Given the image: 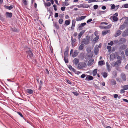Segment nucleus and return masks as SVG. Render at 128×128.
I'll use <instances>...</instances> for the list:
<instances>
[{
  "label": "nucleus",
  "instance_id": "nucleus-12",
  "mask_svg": "<svg viewBox=\"0 0 128 128\" xmlns=\"http://www.w3.org/2000/svg\"><path fill=\"white\" fill-rule=\"evenodd\" d=\"M99 49L98 47L96 46H95L94 48V53L95 54L97 55L98 53Z\"/></svg>",
  "mask_w": 128,
  "mask_h": 128
},
{
  "label": "nucleus",
  "instance_id": "nucleus-59",
  "mask_svg": "<svg viewBox=\"0 0 128 128\" xmlns=\"http://www.w3.org/2000/svg\"><path fill=\"white\" fill-rule=\"evenodd\" d=\"M53 7H54V10L55 11H56L57 10L56 6L55 4H54L53 5Z\"/></svg>",
  "mask_w": 128,
  "mask_h": 128
},
{
  "label": "nucleus",
  "instance_id": "nucleus-51",
  "mask_svg": "<svg viewBox=\"0 0 128 128\" xmlns=\"http://www.w3.org/2000/svg\"><path fill=\"white\" fill-rule=\"evenodd\" d=\"M116 6L114 4H113L112 5L111 7V8L112 9H114L115 8Z\"/></svg>",
  "mask_w": 128,
  "mask_h": 128
},
{
  "label": "nucleus",
  "instance_id": "nucleus-44",
  "mask_svg": "<svg viewBox=\"0 0 128 128\" xmlns=\"http://www.w3.org/2000/svg\"><path fill=\"white\" fill-rule=\"evenodd\" d=\"M106 68L108 70V72H110L111 70L110 68V65L109 66H107Z\"/></svg>",
  "mask_w": 128,
  "mask_h": 128
},
{
  "label": "nucleus",
  "instance_id": "nucleus-52",
  "mask_svg": "<svg viewBox=\"0 0 128 128\" xmlns=\"http://www.w3.org/2000/svg\"><path fill=\"white\" fill-rule=\"evenodd\" d=\"M17 113L20 115L21 117L23 118H24L22 114L20 112H17Z\"/></svg>",
  "mask_w": 128,
  "mask_h": 128
},
{
  "label": "nucleus",
  "instance_id": "nucleus-42",
  "mask_svg": "<svg viewBox=\"0 0 128 128\" xmlns=\"http://www.w3.org/2000/svg\"><path fill=\"white\" fill-rule=\"evenodd\" d=\"M51 4L50 2H48L47 3H46L45 5L46 6H50Z\"/></svg>",
  "mask_w": 128,
  "mask_h": 128
},
{
  "label": "nucleus",
  "instance_id": "nucleus-11",
  "mask_svg": "<svg viewBox=\"0 0 128 128\" xmlns=\"http://www.w3.org/2000/svg\"><path fill=\"white\" fill-rule=\"evenodd\" d=\"M84 63L80 64L78 66V68L80 69H82L85 67Z\"/></svg>",
  "mask_w": 128,
  "mask_h": 128
},
{
  "label": "nucleus",
  "instance_id": "nucleus-34",
  "mask_svg": "<svg viewBox=\"0 0 128 128\" xmlns=\"http://www.w3.org/2000/svg\"><path fill=\"white\" fill-rule=\"evenodd\" d=\"M99 38V36H97L94 38V39L93 41L96 42L98 40Z\"/></svg>",
  "mask_w": 128,
  "mask_h": 128
},
{
  "label": "nucleus",
  "instance_id": "nucleus-27",
  "mask_svg": "<svg viewBox=\"0 0 128 128\" xmlns=\"http://www.w3.org/2000/svg\"><path fill=\"white\" fill-rule=\"evenodd\" d=\"M97 72V69H95L92 72L93 75L94 76H95Z\"/></svg>",
  "mask_w": 128,
  "mask_h": 128
},
{
  "label": "nucleus",
  "instance_id": "nucleus-6",
  "mask_svg": "<svg viewBox=\"0 0 128 128\" xmlns=\"http://www.w3.org/2000/svg\"><path fill=\"white\" fill-rule=\"evenodd\" d=\"M94 79V78L92 76L90 75H87L86 78L85 80L87 81H89L92 80Z\"/></svg>",
  "mask_w": 128,
  "mask_h": 128
},
{
  "label": "nucleus",
  "instance_id": "nucleus-57",
  "mask_svg": "<svg viewBox=\"0 0 128 128\" xmlns=\"http://www.w3.org/2000/svg\"><path fill=\"white\" fill-rule=\"evenodd\" d=\"M86 75L84 74H82L80 76L82 78H84L86 76Z\"/></svg>",
  "mask_w": 128,
  "mask_h": 128
},
{
  "label": "nucleus",
  "instance_id": "nucleus-63",
  "mask_svg": "<svg viewBox=\"0 0 128 128\" xmlns=\"http://www.w3.org/2000/svg\"><path fill=\"white\" fill-rule=\"evenodd\" d=\"M108 44L109 45L112 46L113 44V42L112 41H111L110 43H108Z\"/></svg>",
  "mask_w": 128,
  "mask_h": 128
},
{
  "label": "nucleus",
  "instance_id": "nucleus-25",
  "mask_svg": "<svg viewBox=\"0 0 128 128\" xmlns=\"http://www.w3.org/2000/svg\"><path fill=\"white\" fill-rule=\"evenodd\" d=\"M27 92L30 94H32L34 92V91L32 90L28 89L27 90Z\"/></svg>",
  "mask_w": 128,
  "mask_h": 128
},
{
  "label": "nucleus",
  "instance_id": "nucleus-41",
  "mask_svg": "<svg viewBox=\"0 0 128 128\" xmlns=\"http://www.w3.org/2000/svg\"><path fill=\"white\" fill-rule=\"evenodd\" d=\"M103 76L104 78H106L108 76L106 72H104L103 73Z\"/></svg>",
  "mask_w": 128,
  "mask_h": 128
},
{
  "label": "nucleus",
  "instance_id": "nucleus-50",
  "mask_svg": "<svg viewBox=\"0 0 128 128\" xmlns=\"http://www.w3.org/2000/svg\"><path fill=\"white\" fill-rule=\"evenodd\" d=\"M98 5H95L94 6L93 8L94 9L96 10L98 8Z\"/></svg>",
  "mask_w": 128,
  "mask_h": 128
},
{
  "label": "nucleus",
  "instance_id": "nucleus-7",
  "mask_svg": "<svg viewBox=\"0 0 128 128\" xmlns=\"http://www.w3.org/2000/svg\"><path fill=\"white\" fill-rule=\"evenodd\" d=\"M121 62V61L120 60H117L116 62H114L112 63L113 64H114V65L113 66H119Z\"/></svg>",
  "mask_w": 128,
  "mask_h": 128
},
{
  "label": "nucleus",
  "instance_id": "nucleus-10",
  "mask_svg": "<svg viewBox=\"0 0 128 128\" xmlns=\"http://www.w3.org/2000/svg\"><path fill=\"white\" fill-rule=\"evenodd\" d=\"M78 52L77 50H75L74 52L72 54V57H74L76 56L78 54Z\"/></svg>",
  "mask_w": 128,
  "mask_h": 128
},
{
  "label": "nucleus",
  "instance_id": "nucleus-49",
  "mask_svg": "<svg viewBox=\"0 0 128 128\" xmlns=\"http://www.w3.org/2000/svg\"><path fill=\"white\" fill-rule=\"evenodd\" d=\"M125 54L126 56H128V48L126 49L125 51Z\"/></svg>",
  "mask_w": 128,
  "mask_h": 128
},
{
  "label": "nucleus",
  "instance_id": "nucleus-48",
  "mask_svg": "<svg viewBox=\"0 0 128 128\" xmlns=\"http://www.w3.org/2000/svg\"><path fill=\"white\" fill-rule=\"evenodd\" d=\"M63 20L61 18L58 21L59 23L60 24H62L63 22Z\"/></svg>",
  "mask_w": 128,
  "mask_h": 128
},
{
  "label": "nucleus",
  "instance_id": "nucleus-30",
  "mask_svg": "<svg viewBox=\"0 0 128 128\" xmlns=\"http://www.w3.org/2000/svg\"><path fill=\"white\" fill-rule=\"evenodd\" d=\"M40 84L39 85V88L38 89V90H40L41 89V87L42 86V84H43L42 81V80L40 81Z\"/></svg>",
  "mask_w": 128,
  "mask_h": 128
},
{
  "label": "nucleus",
  "instance_id": "nucleus-54",
  "mask_svg": "<svg viewBox=\"0 0 128 128\" xmlns=\"http://www.w3.org/2000/svg\"><path fill=\"white\" fill-rule=\"evenodd\" d=\"M66 80L67 82V83L69 84H72L71 82L69 80H68L67 79H66Z\"/></svg>",
  "mask_w": 128,
  "mask_h": 128
},
{
  "label": "nucleus",
  "instance_id": "nucleus-16",
  "mask_svg": "<svg viewBox=\"0 0 128 128\" xmlns=\"http://www.w3.org/2000/svg\"><path fill=\"white\" fill-rule=\"evenodd\" d=\"M88 44V43L86 41V40L85 38H84L82 40V42L81 43V44L84 45V44L86 45Z\"/></svg>",
  "mask_w": 128,
  "mask_h": 128
},
{
  "label": "nucleus",
  "instance_id": "nucleus-60",
  "mask_svg": "<svg viewBox=\"0 0 128 128\" xmlns=\"http://www.w3.org/2000/svg\"><path fill=\"white\" fill-rule=\"evenodd\" d=\"M105 12V11H100L99 12V13L100 14H103Z\"/></svg>",
  "mask_w": 128,
  "mask_h": 128
},
{
  "label": "nucleus",
  "instance_id": "nucleus-53",
  "mask_svg": "<svg viewBox=\"0 0 128 128\" xmlns=\"http://www.w3.org/2000/svg\"><path fill=\"white\" fill-rule=\"evenodd\" d=\"M72 93L75 95L76 96H78L79 94L77 92H73Z\"/></svg>",
  "mask_w": 128,
  "mask_h": 128
},
{
  "label": "nucleus",
  "instance_id": "nucleus-13",
  "mask_svg": "<svg viewBox=\"0 0 128 128\" xmlns=\"http://www.w3.org/2000/svg\"><path fill=\"white\" fill-rule=\"evenodd\" d=\"M126 39L124 38H122L119 40V42L121 44H123L126 42Z\"/></svg>",
  "mask_w": 128,
  "mask_h": 128
},
{
  "label": "nucleus",
  "instance_id": "nucleus-47",
  "mask_svg": "<svg viewBox=\"0 0 128 128\" xmlns=\"http://www.w3.org/2000/svg\"><path fill=\"white\" fill-rule=\"evenodd\" d=\"M112 47L110 46H107V48L108 50V51L110 52L111 51Z\"/></svg>",
  "mask_w": 128,
  "mask_h": 128
},
{
  "label": "nucleus",
  "instance_id": "nucleus-61",
  "mask_svg": "<svg viewBox=\"0 0 128 128\" xmlns=\"http://www.w3.org/2000/svg\"><path fill=\"white\" fill-rule=\"evenodd\" d=\"M80 19H81V18H80V17H77L76 18V20L77 21L81 20Z\"/></svg>",
  "mask_w": 128,
  "mask_h": 128
},
{
  "label": "nucleus",
  "instance_id": "nucleus-38",
  "mask_svg": "<svg viewBox=\"0 0 128 128\" xmlns=\"http://www.w3.org/2000/svg\"><path fill=\"white\" fill-rule=\"evenodd\" d=\"M14 5L11 4L10 6H8V10H10L12 9L14 7Z\"/></svg>",
  "mask_w": 128,
  "mask_h": 128
},
{
  "label": "nucleus",
  "instance_id": "nucleus-2",
  "mask_svg": "<svg viewBox=\"0 0 128 128\" xmlns=\"http://www.w3.org/2000/svg\"><path fill=\"white\" fill-rule=\"evenodd\" d=\"M117 55V52H116L115 53H112L111 54L110 57V61L113 60Z\"/></svg>",
  "mask_w": 128,
  "mask_h": 128
},
{
  "label": "nucleus",
  "instance_id": "nucleus-45",
  "mask_svg": "<svg viewBox=\"0 0 128 128\" xmlns=\"http://www.w3.org/2000/svg\"><path fill=\"white\" fill-rule=\"evenodd\" d=\"M86 41L88 43L90 40V36L88 35L86 36Z\"/></svg>",
  "mask_w": 128,
  "mask_h": 128
},
{
  "label": "nucleus",
  "instance_id": "nucleus-1",
  "mask_svg": "<svg viewBox=\"0 0 128 128\" xmlns=\"http://www.w3.org/2000/svg\"><path fill=\"white\" fill-rule=\"evenodd\" d=\"M27 54V58L30 59V58L32 59L33 61H35V59L32 58L33 56V54L32 51L30 50H28L26 51Z\"/></svg>",
  "mask_w": 128,
  "mask_h": 128
},
{
  "label": "nucleus",
  "instance_id": "nucleus-56",
  "mask_svg": "<svg viewBox=\"0 0 128 128\" xmlns=\"http://www.w3.org/2000/svg\"><path fill=\"white\" fill-rule=\"evenodd\" d=\"M96 0H89L88 2L90 3L92 2H94L96 1Z\"/></svg>",
  "mask_w": 128,
  "mask_h": 128
},
{
  "label": "nucleus",
  "instance_id": "nucleus-20",
  "mask_svg": "<svg viewBox=\"0 0 128 128\" xmlns=\"http://www.w3.org/2000/svg\"><path fill=\"white\" fill-rule=\"evenodd\" d=\"M71 40H72V46H74V42L76 41V39L74 38V39H72V37H71Z\"/></svg>",
  "mask_w": 128,
  "mask_h": 128
},
{
  "label": "nucleus",
  "instance_id": "nucleus-29",
  "mask_svg": "<svg viewBox=\"0 0 128 128\" xmlns=\"http://www.w3.org/2000/svg\"><path fill=\"white\" fill-rule=\"evenodd\" d=\"M70 20H66L65 22V24L66 25H68L70 24Z\"/></svg>",
  "mask_w": 128,
  "mask_h": 128
},
{
  "label": "nucleus",
  "instance_id": "nucleus-5",
  "mask_svg": "<svg viewBox=\"0 0 128 128\" xmlns=\"http://www.w3.org/2000/svg\"><path fill=\"white\" fill-rule=\"evenodd\" d=\"M12 12H6L5 13L6 17L7 18H11L12 16Z\"/></svg>",
  "mask_w": 128,
  "mask_h": 128
},
{
  "label": "nucleus",
  "instance_id": "nucleus-37",
  "mask_svg": "<svg viewBox=\"0 0 128 128\" xmlns=\"http://www.w3.org/2000/svg\"><path fill=\"white\" fill-rule=\"evenodd\" d=\"M104 62V61H100L98 62V64L100 66H102L103 65Z\"/></svg>",
  "mask_w": 128,
  "mask_h": 128
},
{
  "label": "nucleus",
  "instance_id": "nucleus-21",
  "mask_svg": "<svg viewBox=\"0 0 128 128\" xmlns=\"http://www.w3.org/2000/svg\"><path fill=\"white\" fill-rule=\"evenodd\" d=\"M110 32V30H106L105 31H103L102 32V34L103 36H104Z\"/></svg>",
  "mask_w": 128,
  "mask_h": 128
},
{
  "label": "nucleus",
  "instance_id": "nucleus-4",
  "mask_svg": "<svg viewBox=\"0 0 128 128\" xmlns=\"http://www.w3.org/2000/svg\"><path fill=\"white\" fill-rule=\"evenodd\" d=\"M122 36L124 37L128 36V29L126 30L122 33Z\"/></svg>",
  "mask_w": 128,
  "mask_h": 128
},
{
  "label": "nucleus",
  "instance_id": "nucleus-17",
  "mask_svg": "<svg viewBox=\"0 0 128 128\" xmlns=\"http://www.w3.org/2000/svg\"><path fill=\"white\" fill-rule=\"evenodd\" d=\"M94 60L93 59H91L88 62V66H90L93 63Z\"/></svg>",
  "mask_w": 128,
  "mask_h": 128
},
{
  "label": "nucleus",
  "instance_id": "nucleus-33",
  "mask_svg": "<svg viewBox=\"0 0 128 128\" xmlns=\"http://www.w3.org/2000/svg\"><path fill=\"white\" fill-rule=\"evenodd\" d=\"M111 83L113 85H115L116 84V81L114 80H112L111 81Z\"/></svg>",
  "mask_w": 128,
  "mask_h": 128
},
{
  "label": "nucleus",
  "instance_id": "nucleus-62",
  "mask_svg": "<svg viewBox=\"0 0 128 128\" xmlns=\"http://www.w3.org/2000/svg\"><path fill=\"white\" fill-rule=\"evenodd\" d=\"M124 8H128V4H124Z\"/></svg>",
  "mask_w": 128,
  "mask_h": 128
},
{
  "label": "nucleus",
  "instance_id": "nucleus-19",
  "mask_svg": "<svg viewBox=\"0 0 128 128\" xmlns=\"http://www.w3.org/2000/svg\"><path fill=\"white\" fill-rule=\"evenodd\" d=\"M79 62V60L77 58H75L73 60L74 63L76 65H77Z\"/></svg>",
  "mask_w": 128,
  "mask_h": 128
},
{
  "label": "nucleus",
  "instance_id": "nucleus-3",
  "mask_svg": "<svg viewBox=\"0 0 128 128\" xmlns=\"http://www.w3.org/2000/svg\"><path fill=\"white\" fill-rule=\"evenodd\" d=\"M112 26V25L111 24H110L107 26H100V28H101L104 29H108L110 28Z\"/></svg>",
  "mask_w": 128,
  "mask_h": 128
},
{
  "label": "nucleus",
  "instance_id": "nucleus-28",
  "mask_svg": "<svg viewBox=\"0 0 128 128\" xmlns=\"http://www.w3.org/2000/svg\"><path fill=\"white\" fill-rule=\"evenodd\" d=\"M86 22H84L82 23H81L80 24H79V28H81L83 27L84 26L86 25Z\"/></svg>",
  "mask_w": 128,
  "mask_h": 128
},
{
  "label": "nucleus",
  "instance_id": "nucleus-46",
  "mask_svg": "<svg viewBox=\"0 0 128 128\" xmlns=\"http://www.w3.org/2000/svg\"><path fill=\"white\" fill-rule=\"evenodd\" d=\"M112 74L115 77L117 75V72L116 71H114L113 72Z\"/></svg>",
  "mask_w": 128,
  "mask_h": 128
},
{
  "label": "nucleus",
  "instance_id": "nucleus-36",
  "mask_svg": "<svg viewBox=\"0 0 128 128\" xmlns=\"http://www.w3.org/2000/svg\"><path fill=\"white\" fill-rule=\"evenodd\" d=\"M123 24L126 25V26H128V19L126 20Z\"/></svg>",
  "mask_w": 128,
  "mask_h": 128
},
{
  "label": "nucleus",
  "instance_id": "nucleus-40",
  "mask_svg": "<svg viewBox=\"0 0 128 128\" xmlns=\"http://www.w3.org/2000/svg\"><path fill=\"white\" fill-rule=\"evenodd\" d=\"M112 19L114 21H116L118 20V18L117 17L115 16H114L112 18Z\"/></svg>",
  "mask_w": 128,
  "mask_h": 128
},
{
  "label": "nucleus",
  "instance_id": "nucleus-32",
  "mask_svg": "<svg viewBox=\"0 0 128 128\" xmlns=\"http://www.w3.org/2000/svg\"><path fill=\"white\" fill-rule=\"evenodd\" d=\"M84 46V45L81 44L78 48V49L80 50H82Z\"/></svg>",
  "mask_w": 128,
  "mask_h": 128
},
{
  "label": "nucleus",
  "instance_id": "nucleus-58",
  "mask_svg": "<svg viewBox=\"0 0 128 128\" xmlns=\"http://www.w3.org/2000/svg\"><path fill=\"white\" fill-rule=\"evenodd\" d=\"M86 17V16H82L80 17V18H81V20H82L84 19Z\"/></svg>",
  "mask_w": 128,
  "mask_h": 128
},
{
  "label": "nucleus",
  "instance_id": "nucleus-55",
  "mask_svg": "<svg viewBox=\"0 0 128 128\" xmlns=\"http://www.w3.org/2000/svg\"><path fill=\"white\" fill-rule=\"evenodd\" d=\"M93 52L91 53L90 54H89L88 55V57L90 58H92L93 56Z\"/></svg>",
  "mask_w": 128,
  "mask_h": 128
},
{
  "label": "nucleus",
  "instance_id": "nucleus-8",
  "mask_svg": "<svg viewBox=\"0 0 128 128\" xmlns=\"http://www.w3.org/2000/svg\"><path fill=\"white\" fill-rule=\"evenodd\" d=\"M85 32V30H83L82 31L78 34V40H80V38Z\"/></svg>",
  "mask_w": 128,
  "mask_h": 128
},
{
  "label": "nucleus",
  "instance_id": "nucleus-26",
  "mask_svg": "<svg viewBox=\"0 0 128 128\" xmlns=\"http://www.w3.org/2000/svg\"><path fill=\"white\" fill-rule=\"evenodd\" d=\"M76 21H75V19L73 20H72V25L71 27V28H73V27H74L75 25Z\"/></svg>",
  "mask_w": 128,
  "mask_h": 128
},
{
  "label": "nucleus",
  "instance_id": "nucleus-22",
  "mask_svg": "<svg viewBox=\"0 0 128 128\" xmlns=\"http://www.w3.org/2000/svg\"><path fill=\"white\" fill-rule=\"evenodd\" d=\"M127 47V46L124 44H122L120 47V49L122 50L125 49Z\"/></svg>",
  "mask_w": 128,
  "mask_h": 128
},
{
  "label": "nucleus",
  "instance_id": "nucleus-9",
  "mask_svg": "<svg viewBox=\"0 0 128 128\" xmlns=\"http://www.w3.org/2000/svg\"><path fill=\"white\" fill-rule=\"evenodd\" d=\"M69 50L68 47L67 46L66 48V50L64 52V56H68Z\"/></svg>",
  "mask_w": 128,
  "mask_h": 128
},
{
  "label": "nucleus",
  "instance_id": "nucleus-43",
  "mask_svg": "<svg viewBox=\"0 0 128 128\" xmlns=\"http://www.w3.org/2000/svg\"><path fill=\"white\" fill-rule=\"evenodd\" d=\"M22 2H23L24 4L26 5H27V2L26 0H22Z\"/></svg>",
  "mask_w": 128,
  "mask_h": 128
},
{
  "label": "nucleus",
  "instance_id": "nucleus-18",
  "mask_svg": "<svg viewBox=\"0 0 128 128\" xmlns=\"http://www.w3.org/2000/svg\"><path fill=\"white\" fill-rule=\"evenodd\" d=\"M121 77L122 79L124 81H126V78L125 74H121Z\"/></svg>",
  "mask_w": 128,
  "mask_h": 128
},
{
  "label": "nucleus",
  "instance_id": "nucleus-64",
  "mask_svg": "<svg viewBox=\"0 0 128 128\" xmlns=\"http://www.w3.org/2000/svg\"><path fill=\"white\" fill-rule=\"evenodd\" d=\"M117 58L118 59L120 60L122 59V58L120 56H118L117 57Z\"/></svg>",
  "mask_w": 128,
  "mask_h": 128
},
{
  "label": "nucleus",
  "instance_id": "nucleus-39",
  "mask_svg": "<svg viewBox=\"0 0 128 128\" xmlns=\"http://www.w3.org/2000/svg\"><path fill=\"white\" fill-rule=\"evenodd\" d=\"M123 88L124 90L128 89V85H126L123 86Z\"/></svg>",
  "mask_w": 128,
  "mask_h": 128
},
{
  "label": "nucleus",
  "instance_id": "nucleus-14",
  "mask_svg": "<svg viewBox=\"0 0 128 128\" xmlns=\"http://www.w3.org/2000/svg\"><path fill=\"white\" fill-rule=\"evenodd\" d=\"M10 30L14 32H17L19 31V30L18 28H16L14 27L11 28Z\"/></svg>",
  "mask_w": 128,
  "mask_h": 128
},
{
  "label": "nucleus",
  "instance_id": "nucleus-23",
  "mask_svg": "<svg viewBox=\"0 0 128 128\" xmlns=\"http://www.w3.org/2000/svg\"><path fill=\"white\" fill-rule=\"evenodd\" d=\"M126 26V25L123 24H122L120 26L119 28L121 30H123L125 28Z\"/></svg>",
  "mask_w": 128,
  "mask_h": 128
},
{
  "label": "nucleus",
  "instance_id": "nucleus-15",
  "mask_svg": "<svg viewBox=\"0 0 128 128\" xmlns=\"http://www.w3.org/2000/svg\"><path fill=\"white\" fill-rule=\"evenodd\" d=\"M122 32L120 30H118L116 33L115 36V37H117L120 35L121 34Z\"/></svg>",
  "mask_w": 128,
  "mask_h": 128
},
{
  "label": "nucleus",
  "instance_id": "nucleus-35",
  "mask_svg": "<svg viewBox=\"0 0 128 128\" xmlns=\"http://www.w3.org/2000/svg\"><path fill=\"white\" fill-rule=\"evenodd\" d=\"M54 27H56L57 29H58L59 28V26L58 25V24L57 23L55 22L54 24Z\"/></svg>",
  "mask_w": 128,
  "mask_h": 128
},
{
  "label": "nucleus",
  "instance_id": "nucleus-24",
  "mask_svg": "<svg viewBox=\"0 0 128 128\" xmlns=\"http://www.w3.org/2000/svg\"><path fill=\"white\" fill-rule=\"evenodd\" d=\"M60 46H61V53H62V57L63 58H64V56L63 55L62 53L64 52V48L63 46H62L60 44Z\"/></svg>",
  "mask_w": 128,
  "mask_h": 128
},
{
  "label": "nucleus",
  "instance_id": "nucleus-31",
  "mask_svg": "<svg viewBox=\"0 0 128 128\" xmlns=\"http://www.w3.org/2000/svg\"><path fill=\"white\" fill-rule=\"evenodd\" d=\"M82 7L84 8H87L89 7V6L87 4H81Z\"/></svg>",
  "mask_w": 128,
  "mask_h": 128
}]
</instances>
